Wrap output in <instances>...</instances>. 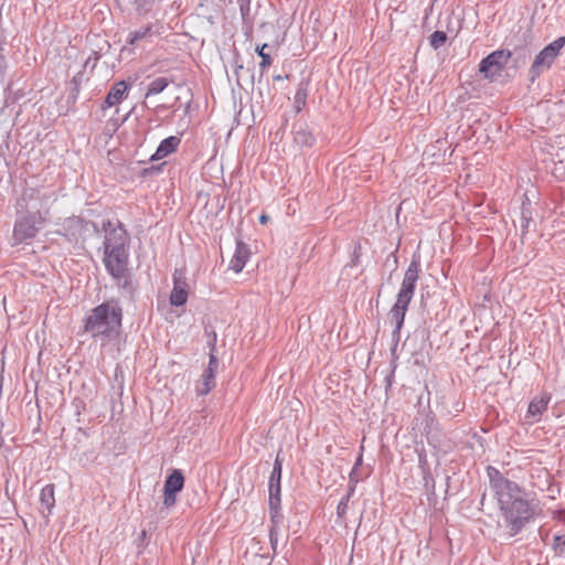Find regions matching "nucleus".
<instances>
[{
  "mask_svg": "<svg viewBox=\"0 0 565 565\" xmlns=\"http://www.w3.org/2000/svg\"><path fill=\"white\" fill-rule=\"evenodd\" d=\"M491 490L498 500L509 536L521 533L535 515V504L520 497L521 488L516 482L505 478L495 467L486 469Z\"/></svg>",
  "mask_w": 565,
  "mask_h": 565,
  "instance_id": "1",
  "label": "nucleus"
},
{
  "mask_svg": "<svg viewBox=\"0 0 565 565\" xmlns=\"http://www.w3.org/2000/svg\"><path fill=\"white\" fill-rule=\"evenodd\" d=\"M122 307L119 299L111 298L94 307L83 319L84 332L102 342L117 337L122 326Z\"/></svg>",
  "mask_w": 565,
  "mask_h": 565,
  "instance_id": "2",
  "label": "nucleus"
},
{
  "mask_svg": "<svg viewBox=\"0 0 565 565\" xmlns=\"http://www.w3.org/2000/svg\"><path fill=\"white\" fill-rule=\"evenodd\" d=\"M420 270V257L419 255L414 254L404 273L402 285L396 296V301L390 311L391 318L395 322V329L392 335L396 340L399 339L401 329L404 324L408 306L414 297Z\"/></svg>",
  "mask_w": 565,
  "mask_h": 565,
  "instance_id": "3",
  "label": "nucleus"
},
{
  "mask_svg": "<svg viewBox=\"0 0 565 565\" xmlns=\"http://www.w3.org/2000/svg\"><path fill=\"white\" fill-rule=\"evenodd\" d=\"M18 216L14 222L12 239L14 244L29 243L42 230L46 221V212L26 211L17 212Z\"/></svg>",
  "mask_w": 565,
  "mask_h": 565,
  "instance_id": "4",
  "label": "nucleus"
},
{
  "mask_svg": "<svg viewBox=\"0 0 565 565\" xmlns=\"http://www.w3.org/2000/svg\"><path fill=\"white\" fill-rule=\"evenodd\" d=\"M564 45L565 36H558L536 54L529 70V77L532 83H534L535 79L540 77L544 71L552 67L554 61L559 55Z\"/></svg>",
  "mask_w": 565,
  "mask_h": 565,
  "instance_id": "5",
  "label": "nucleus"
},
{
  "mask_svg": "<svg viewBox=\"0 0 565 565\" xmlns=\"http://www.w3.org/2000/svg\"><path fill=\"white\" fill-rule=\"evenodd\" d=\"M103 230L105 232L103 242L104 253L129 249L130 236L120 221L114 223L110 220H106L103 222Z\"/></svg>",
  "mask_w": 565,
  "mask_h": 565,
  "instance_id": "6",
  "label": "nucleus"
},
{
  "mask_svg": "<svg viewBox=\"0 0 565 565\" xmlns=\"http://www.w3.org/2000/svg\"><path fill=\"white\" fill-rule=\"evenodd\" d=\"M93 230L98 233V226L92 221H86L79 216L66 217L58 230V234L64 236L70 243L78 244L85 242L87 234Z\"/></svg>",
  "mask_w": 565,
  "mask_h": 565,
  "instance_id": "7",
  "label": "nucleus"
},
{
  "mask_svg": "<svg viewBox=\"0 0 565 565\" xmlns=\"http://www.w3.org/2000/svg\"><path fill=\"white\" fill-rule=\"evenodd\" d=\"M511 52L509 50H497L483 57L479 64V72L484 78L493 79L499 76L507 66Z\"/></svg>",
  "mask_w": 565,
  "mask_h": 565,
  "instance_id": "8",
  "label": "nucleus"
},
{
  "mask_svg": "<svg viewBox=\"0 0 565 565\" xmlns=\"http://www.w3.org/2000/svg\"><path fill=\"white\" fill-rule=\"evenodd\" d=\"M184 487V476L180 469H173L166 478L163 484V507L172 508L177 503L178 493Z\"/></svg>",
  "mask_w": 565,
  "mask_h": 565,
  "instance_id": "9",
  "label": "nucleus"
},
{
  "mask_svg": "<svg viewBox=\"0 0 565 565\" xmlns=\"http://www.w3.org/2000/svg\"><path fill=\"white\" fill-rule=\"evenodd\" d=\"M103 264L109 276L124 273L129 269V249L103 253Z\"/></svg>",
  "mask_w": 565,
  "mask_h": 565,
  "instance_id": "10",
  "label": "nucleus"
},
{
  "mask_svg": "<svg viewBox=\"0 0 565 565\" xmlns=\"http://www.w3.org/2000/svg\"><path fill=\"white\" fill-rule=\"evenodd\" d=\"M115 280L122 297L134 300L138 291V281L130 269L124 273L110 275Z\"/></svg>",
  "mask_w": 565,
  "mask_h": 565,
  "instance_id": "11",
  "label": "nucleus"
},
{
  "mask_svg": "<svg viewBox=\"0 0 565 565\" xmlns=\"http://www.w3.org/2000/svg\"><path fill=\"white\" fill-rule=\"evenodd\" d=\"M189 296V285L186 279L178 270L173 274V288L170 294V303L174 307L185 305Z\"/></svg>",
  "mask_w": 565,
  "mask_h": 565,
  "instance_id": "12",
  "label": "nucleus"
},
{
  "mask_svg": "<svg viewBox=\"0 0 565 565\" xmlns=\"http://www.w3.org/2000/svg\"><path fill=\"white\" fill-rule=\"evenodd\" d=\"M44 200V194L38 190L28 189L17 201V212L26 211H41V203Z\"/></svg>",
  "mask_w": 565,
  "mask_h": 565,
  "instance_id": "13",
  "label": "nucleus"
},
{
  "mask_svg": "<svg viewBox=\"0 0 565 565\" xmlns=\"http://www.w3.org/2000/svg\"><path fill=\"white\" fill-rule=\"evenodd\" d=\"M130 84L121 79L116 82L109 89L104 103L102 104V110H106L113 106L120 104L128 97Z\"/></svg>",
  "mask_w": 565,
  "mask_h": 565,
  "instance_id": "14",
  "label": "nucleus"
},
{
  "mask_svg": "<svg viewBox=\"0 0 565 565\" xmlns=\"http://www.w3.org/2000/svg\"><path fill=\"white\" fill-rule=\"evenodd\" d=\"M294 142L300 148H311L316 143L313 130L305 121H298L292 127Z\"/></svg>",
  "mask_w": 565,
  "mask_h": 565,
  "instance_id": "15",
  "label": "nucleus"
},
{
  "mask_svg": "<svg viewBox=\"0 0 565 565\" xmlns=\"http://www.w3.org/2000/svg\"><path fill=\"white\" fill-rule=\"evenodd\" d=\"M250 257V249L242 239L236 241L235 252L230 263V269L241 273Z\"/></svg>",
  "mask_w": 565,
  "mask_h": 565,
  "instance_id": "16",
  "label": "nucleus"
},
{
  "mask_svg": "<svg viewBox=\"0 0 565 565\" xmlns=\"http://www.w3.org/2000/svg\"><path fill=\"white\" fill-rule=\"evenodd\" d=\"M551 398V394L546 392L532 398L527 406L526 416L537 422L542 414L547 409Z\"/></svg>",
  "mask_w": 565,
  "mask_h": 565,
  "instance_id": "17",
  "label": "nucleus"
},
{
  "mask_svg": "<svg viewBox=\"0 0 565 565\" xmlns=\"http://www.w3.org/2000/svg\"><path fill=\"white\" fill-rule=\"evenodd\" d=\"M180 143L181 139L178 136H169L164 138L157 147L154 153L150 157V160L157 161L166 158L170 153L174 152Z\"/></svg>",
  "mask_w": 565,
  "mask_h": 565,
  "instance_id": "18",
  "label": "nucleus"
},
{
  "mask_svg": "<svg viewBox=\"0 0 565 565\" xmlns=\"http://www.w3.org/2000/svg\"><path fill=\"white\" fill-rule=\"evenodd\" d=\"M216 373L203 370L200 381L195 386V392L199 396L207 395L215 387Z\"/></svg>",
  "mask_w": 565,
  "mask_h": 565,
  "instance_id": "19",
  "label": "nucleus"
},
{
  "mask_svg": "<svg viewBox=\"0 0 565 565\" xmlns=\"http://www.w3.org/2000/svg\"><path fill=\"white\" fill-rule=\"evenodd\" d=\"M55 487L52 483L44 486L40 492V502L43 508L46 510V514L42 511L44 516H47L52 513L55 507Z\"/></svg>",
  "mask_w": 565,
  "mask_h": 565,
  "instance_id": "20",
  "label": "nucleus"
},
{
  "mask_svg": "<svg viewBox=\"0 0 565 565\" xmlns=\"http://www.w3.org/2000/svg\"><path fill=\"white\" fill-rule=\"evenodd\" d=\"M152 35V24H147L138 30L130 32L126 42L129 45H137V43L140 41L150 40Z\"/></svg>",
  "mask_w": 565,
  "mask_h": 565,
  "instance_id": "21",
  "label": "nucleus"
},
{
  "mask_svg": "<svg viewBox=\"0 0 565 565\" xmlns=\"http://www.w3.org/2000/svg\"><path fill=\"white\" fill-rule=\"evenodd\" d=\"M308 87L309 83L307 81H301L298 84L296 94L294 96V104L297 113L301 111L302 108L306 106L309 90Z\"/></svg>",
  "mask_w": 565,
  "mask_h": 565,
  "instance_id": "22",
  "label": "nucleus"
},
{
  "mask_svg": "<svg viewBox=\"0 0 565 565\" xmlns=\"http://www.w3.org/2000/svg\"><path fill=\"white\" fill-rule=\"evenodd\" d=\"M171 83L167 77H157L147 85L146 97L162 93Z\"/></svg>",
  "mask_w": 565,
  "mask_h": 565,
  "instance_id": "23",
  "label": "nucleus"
},
{
  "mask_svg": "<svg viewBox=\"0 0 565 565\" xmlns=\"http://www.w3.org/2000/svg\"><path fill=\"white\" fill-rule=\"evenodd\" d=\"M533 222V213L531 209V204L527 202H522L521 209V236L523 237L530 230V225Z\"/></svg>",
  "mask_w": 565,
  "mask_h": 565,
  "instance_id": "24",
  "label": "nucleus"
},
{
  "mask_svg": "<svg viewBox=\"0 0 565 565\" xmlns=\"http://www.w3.org/2000/svg\"><path fill=\"white\" fill-rule=\"evenodd\" d=\"M282 462L284 460L280 458V454L278 452L273 465L268 484H281Z\"/></svg>",
  "mask_w": 565,
  "mask_h": 565,
  "instance_id": "25",
  "label": "nucleus"
},
{
  "mask_svg": "<svg viewBox=\"0 0 565 565\" xmlns=\"http://www.w3.org/2000/svg\"><path fill=\"white\" fill-rule=\"evenodd\" d=\"M269 529L279 530V526L284 519L281 505H269Z\"/></svg>",
  "mask_w": 565,
  "mask_h": 565,
  "instance_id": "26",
  "label": "nucleus"
},
{
  "mask_svg": "<svg viewBox=\"0 0 565 565\" xmlns=\"http://www.w3.org/2000/svg\"><path fill=\"white\" fill-rule=\"evenodd\" d=\"M268 505H281V484H268Z\"/></svg>",
  "mask_w": 565,
  "mask_h": 565,
  "instance_id": "27",
  "label": "nucleus"
},
{
  "mask_svg": "<svg viewBox=\"0 0 565 565\" xmlns=\"http://www.w3.org/2000/svg\"><path fill=\"white\" fill-rule=\"evenodd\" d=\"M447 41V34L444 31L436 30L429 36V44L433 49L438 50Z\"/></svg>",
  "mask_w": 565,
  "mask_h": 565,
  "instance_id": "28",
  "label": "nucleus"
},
{
  "mask_svg": "<svg viewBox=\"0 0 565 565\" xmlns=\"http://www.w3.org/2000/svg\"><path fill=\"white\" fill-rule=\"evenodd\" d=\"M268 46L267 43H264L263 45H258L256 47V53L257 55L262 58L260 63H259V67L264 71L266 70L270 64H271V57L268 53L265 52V49Z\"/></svg>",
  "mask_w": 565,
  "mask_h": 565,
  "instance_id": "29",
  "label": "nucleus"
},
{
  "mask_svg": "<svg viewBox=\"0 0 565 565\" xmlns=\"http://www.w3.org/2000/svg\"><path fill=\"white\" fill-rule=\"evenodd\" d=\"M250 2L252 0H237L243 24H246L250 19Z\"/></svg>",
  "mask_w": 565,
  "mask_h": 565,
  "instance_id": "30",
  "label": "nucleus"
},
{
  "mask_svg": "<svg viewBox=\"0 0 565 565\" xmlns=\"http://www.w3.org/2000/svg\"><path fill=\"white\" fill-rule=\"evenodd\" d=\"M552 547L557 556H565V535L555 534Z\"/></svg>",
  "mask_w": 565,
  "mask_h": 565,
  "instance_id": "31",
  "label": "nucleus"
},
{
  "mask_svg": "<svg viewBox=\"0 0 565 565\" xmlns=\"http://www.w3.org/2000/svg\"><path fill=\"white\" fill-rule=\"evenodd\" d=\"M204 332H205V337L207 339L206 343H207V348H209L210 352H215L216 351L217 333L211 327H205Z\"/></svg>",
  "mask_w": 565,
  "mask_h": 565,
  "instance_id": "32",
  "label": "nucleus"
},
{
  "mask_svg": "<svg viewBox=\"0 0 565 565\" xmlns=\"http://www.w3.org/2000/svg\"><path fill=\"white\" fill-rule=\"evenodd\" d=\"M361 256H362V246H361L360 242H355L354 246H353L352 254H351V259L347 264L345 267H355V266L360 265Z\"/></svg>",
  "mask_w": 565,
  "mask_h": 565,
  "instance_id": "33",
  "label": "nucleus"
},
{
  "mask_svg": "<svg viewBox=\"0 0 565 565\" xmlns=\"http://www.w3.org/2000/svg\"><path fill=\"white\" fill-rule=\"evenodd\" d=\"M352 497L353 495H349V489H348L345 495L342 497V499L340 500V502L337 505V516L339 519H343L345 516L347 510H348V503Z\"/></svg>",
  "mask_w": 565,
  "mask_h": 565,
  "instance_id": "34",
  "label": "nucleus"
},
{
  "mask_svg": "<svg viewBox=\"0 0 565 565\" xmlns=\"http://www.w3.org/2000/svg\"><path fill=\"white\" fill-rule=\"evenodd\" d=\"M358 483H359L358 470L351 469V471L349 473V484H348L349 495L354 494Z\"/></svg>",
  "mask_w": 565,
  "mask_h": 565,
  "instance_id": "35",
  "label": "nucleus"
},
{
  "mask_svg": "<svg viewBox=\"0 0 565 565\" xmlns=\"http://www.w3.org/2000/svg\"><path fill=\"white\" fill-rule=\"evenodd\" d=\"M220 367V361L215 355V352H209V364L205 370L217 373Z\"/></svg>",
  "mask_w": 565,
  "mask_h": 565,
  "instance_id": "36",
  "label": "nucleus"
},
{
  "mask_svg": "<svg viewBox=\"0 0 565 565\" xmlns=\"http://www.w3.org/2000/svg\"><path fill=\"white\" fill-rule=\"evenodd\" d=\"M99 58H100V54L96 51H92L90 54L88 55V57L86 58L84 66L85 67L92 66V68H94Z\"/></svg>",
  "mask_w": 565,
  "mask_h": 565,
  "instance_id": "37",
  "label": "nucleus"
},
{
  "mask_svg": "<svg viewBox=\"0 0 565 565\" xmlns=\"http://www.w3.org/2000/svg\"><path fill=\"white\" fill-rule=\"evenodd\" d=\"M279 539V530L269 529V543L274 552L277 550Z\"/></svg>",
  "mask_w": 565,
  "mask_h": 565,
  "instance_id": "38",
  "label": "nucleus"
},
{
  "mask_svg": "<svg viewBox=\"0 0 565 565\" xmlns=\"http://www.w3.org/2000/svg\"><path fill=\"white\" fill-rule=\"evenodd\" d=\"M424 473V481H425V486L428 487L429 483H431V492H434L435 490V482H434V479L430 475V471H429V468H426L425 469V472Z\"/></svg>",
  "mask_w": 565,
  "mask_h": 565,
  "instance_id": "39",
  "label": "nucleus"
},
{
  "mask_svg": "<svg viewBox=\"0 0 565 565\" xmlns=\"http://www.w3.org/2000/svg\"><path fill=\"white\" fill-rule=\"evenodd\" d=\"M418 463H419V467L422 468L423 472H425V469L428 468V463H427V456L424 450L418 452Z\"/></svg>",
  "mask_w": 565,
  "mask_h": 565,
  "instance_id": "40",
  "label": "nucleus"
},
{
  "mask_svg": "<svg viewBox=\"0 0 565 565\" xmlns=\"http://www.w3.org/2000/svg\"><path fill=\"white\" fill-rule=\"evenodd\" d=\"M132 3L135 4L136 10L138 11V13H142V12L147 11V10H143V6L146 3V0H132Z\"/></svg>",
  "mask_w": 565,
  "mask_h": 565,
  "instance_id": "41",
  "label": "nucleus"
},
{
  "mask_svg": "<svg viewBox=\"0 0 565 565\" xmlns=\"http://www.w3.org/2000/svg\"><path fill=\"white\" fill-rule=\"evenodd\" d=\"M362 461H363L362 454H360V456L356 458V460H355L354 466L352 467V469L359 470V468H360V467H361V465H362Z\"/></svg>",
  "mask_w": 565,
  "mask_h": 565,
  "instance_id": "42",
  "label": "nucleus"
},
{
  "mask_svg": "<svg viewBox=\"0 0 565 565\" xmlns=\"http://www.w3.org/2000/svg\"><path fill=\"white\" fill-rule=\"evenodd\" d=\"M258 221L260 224H266L269 221V216L267 214H262Z\"/></svg>",
  "mask_w": 565,
  "mask_h": 565,
  "instance_id": "43",
  "label": "nucleus"
},
{
  "mask_svg": "<svg viewBox=\"0 0 565 565\" xmlns=\"http://www.w3.org/2000/svg\"><path fill=\"white\" fill-rule=\"evenodd\" d=\"M6 58L3 55L0 54V71L2 72L6 68Z\"/></svg>",
  "mask_w": 565,
  "mask_h": 565,
  "instance_id": "44",
  "label": "nucleus"
},
{
  "mask_svg": "<svg viewBox=\"0 0 565 565\" xmlns=\"http://www.w3.org/2000/svg\"><path fill=\"white\" fill-rule=\"evenodd\" d=\"M285 78H288V75H286V76H281V75L277 74V75H274V76H273V79H274V81H277V82L282 81V79H285Z\"/></svg>",
  "mask_w": 565,
  "mask_h": 565,
  "instance_id": "45",
  "label": "nucleus"
},
{
  "mask_svg": "<svg viewBox=\"0 0 565 565\" xmlns=\"http://www.w3.org/2000/svg\"><path fill=\"white\" fill-rule=\"evenodd\" d=\"M241 70H243V65L239 64L236 66L235 71H234V74L238 77V72H241Z\"/></svg>",
  "mask_w": 565,
  "mask_h": 565,
  "instance_id": "46",
  "label": "nucleus"
},
{
  "mask_svg": "<svg viewBox=\"0 0 565 565\" xmlns=\"http://www.w3.org/2000/svg\"><path fill=\"white\" fill-rule=\"evenodd\" d=\"M146 536H147V532H146V530H143V531L140 533V535H139V540H145V539H146Z\"/></svg>",
  "mask_w": 565,
  "mask_h": 565,
  "instance_id": "47",
  "label": "nucleus"
}]
</instances>
